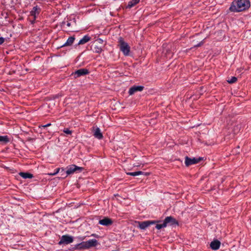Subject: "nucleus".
Segmentation results:
<instances>
[{
    "mask_svg": "<svg viewBox=\"0 0 251 251\" xmlns=\"http://www.w3.org/2000/svg\"><path fill=\"white\" fill-rule=\"evenodd\" d=\"M87 249L92 247H96L98 245V241L96 239H90L85 242Z\"/></svg>",
    "mask_w": 251,
    "mask_h": 251,
    "instance_id": "nucleus-13",
    "label": "nucleus"
},
{
    "mask_svg": "<svg viewBox=\"0 0 251 251\" xmlns=\"http://www.w3.org/2000/svg\"><path fill=\"white\" fill-rule=\"evenodd\" d=\"M63 132L67 134H71L72 133V131L69 130L68 128H64Z\"/></svg>",
    "mask_w": 251,
    "mask_h": 251,
    "instance_id": "nucleus-29",
    "label": "nucleus"
},
{
    "mask_svg": "<svg viewBox=\"0 0 251 251\" xmlns=\"http://www.w3.org/2000/svg\"><path fill=\"white\" fill-rule=\"evenodd\" d=\"M51 126V124L50 123H49L47 125H41V126H39V128H41V127H48V126Z\"/></svg>",
    "mask_w": 251,
    "mask_h": 251,
    "instance_id": "nucleus-30",
    "label": "nucleus"
},
{
    "mask_svg": "<svg viewBox=\"0 0 251 251\" xmlns=\"http://www.w3.org/2000/svg\"><path fill=\"white\" fill-rule=\"evenodd\" d=\"M250 6L249 0H238L232 2L229 9L231 11L240 12L248 9Z\"/></svg>",
    "mask_w": 251,
    "mask_h": 251,
    "instance_id": "nucleus-1",
    "label": "nucleus"
},
{
    "mask_svg": "<svg viewBox=\"0 0 251 251\" xmlns=\"http://www.w3.org/2000/svg\"><path fill=\"white\" fill-rule=\"evenodd\" d=\"M75 171H78L79 172H81L83 170H84V169L83 167H78V166H77L75 165Z\"/></svg>",
    "mask_w": 251,
    "mask_h": 251,
    "instance_id": "nucleus-28",
    "label": "nucleus"
},
{
    "mask_svg": "<svg viewBox=\"0 0 251 251\" xmlns=\"http://www.w3.org/2000/svg\"><path fill=\"white\" fill-rule=\"evenodd\" d=\"M91 40V37L88 35L84 36L82 39H81L78 43V45L84 44L88 42Z\"/></svg>",
    "mask_w": 251,
    "mask_h": 251,
    "instance_id": "nucleus-19",
    "label": "nucleus"
},
{
    "mask_svg": "<svg viewBox=\"0 0 251 251\" xmlns=\"http://www.w3.org/2000/svg\"><path fill=\"white\" fill-rule=\"evenodd\" d=\"M38 10H39V8L36 6H34L30 12V16L33 17V21L36 19V15L39 13Z\"/></svg>",
    "mask_w": 251,
    "mask_h": 251,
    "instance_id": "nucleus-16",
    "label": "nucleus"
},
{
    "mask_svg": "<svg viewBox=\"0 0 251 251\" xmlns=\"http://www.w3.org/2000/svg\"><path fill=\"white\" fill-rule=\"evenodd\" d=\"M103 40L101 39L96 40L91 46V50L96 53H100L102 50Z\"/></svg>",
    "mask_w": 251,
    "mask_h": 251,
    "instance_id": "nucleus-2",
    "label": "nucleus"
},
{
    "mask_svg": "<svg viewBox=\"0 0 251 251\" xmlns=\"http://www.w3.org/2000/svg\"><path fill=\"white\" fill-rule=\"evenodd\" d=\"M209 186L207 185H206L205 186V189H204V190L205 191H210L211 190H213V189H215L214 188H212L211 189H209Z\"/></svg>",
    "mask_w": 251,
    "mask_h": 251,
    "instance_id": "nucleus-31",
    "label": "nucleus"
},
{
    "mask_svg": "<svg viewBox=\"0 0 251 251\" xmlns=\"http://www.w3.org/2000/svg\"><path fill=\"white\" fill-rule=\"evenodd\" d=\"M203 44V42L202 41H201V42H200L199 43L197 44H195L194 47H200L201 45H202Z\"/></svg>",
    "mask_w": 251,
    "mask_h": 251,
    "instance_id": "nucleus-32",
    "label": "nucleus"
},
{
    "mask_svg": "<svg viewBox=\"0 0 251 251\" xmlns=\"http://www.w3.org/2000/svg\"><path fill=\"white\" fill-rule=\"evenodd\" d=\"M120 48L125 55H128L130 51V47L126 43L123 38H119Z\"/></svg>",
    "mask_w": 251,
    "mask_h": 251,
    "instance_id": "nucleus-3",
    "label": "nucleus"
},
{
    "mask_svg": "<svg viewBox=\"0 0 251 251\" xmlns=\"http://www.w3.org/2000/svg\"><path fill=\"white\" fill-rule=\"evenodd\" d=\"M75 172V165H72L68 168L67 170V175H69L72 174Z\"/></svg>",
    "mask_w": 251,
    "mask_h": 251,
    "instance_id": "nucleus-23",
    "label": "nucleus"
},
{
    "mask_svg": "<svg viewBox=\"0 0 251 251\" xmlns=\"http://www.w3.org/2000/svg\"><path fill=\"white\" fill-rule=\"evenodd\" d=\"M89 74V71L87 69H80L77 70L75 73H73L72 75H74L75 78L79 77L81 75H85Z\"/></svg>",
    "mask_w": 251,
    "mask_h": 251,
    "instance_id": "nucleus-8",
    "label": "nucleus"
},
{
    "mask_svg": "<svg viewBox=\"0 0 251 251\" xmlns=\"http://www.w3.org/2000/svg\"><path fill=\"white\" fill-rule=\"evenodd\" d=\"M144 86H133L131 87L128 91L129 95H133L134 93L137 91H142L144 89Z\"/></svg>",
    "mask_w": 251,
    "mask_h": 251,
    "instance_id": "nucleus-10",
    "label": "nucleus"
},
{
    "mask_svg": "<svg viewBox=\"0 0 251 251\" xmlns=\"http://www.w3.org/2000/svg\"><path fill=\"white\" fill-rule=\"evenodd\" d=\"M166 226H167L178 225L177 221L172 216H168L163 221Z\"/></svg>",
    "mask_w": 251,
    "mask_h": 251,
    "instance_id": "nucleus-7",
    "label": "nucleus"
},
{
    "mask_svg": "<svg viewBox=\"0 0 251 251\" xmlns=\"http://www.w3.org/2000/svg\"><path fill=\"white\" fill-rule=\"evenodd\" d=\"M74 239L72 236L68 235H64L61 237L60 240L58 242V244L60 245L62 244L67 245L72 243Z\"/></svg>",
    "mask_w": 251,
    "mask_h": 251,
    "instance_id": "nucleus-5",
    "label": "nucleus"
},
{
    "mask_svg": "<svg viewBox=\"0 0 251 251\" xmlns=\"http://www.w3.org/2000/svg\"><path fill=\"white\" fill-rule=\"evenodd\" d=\"M237 80V77H236L235 76H232L230 80H227V82L231 84V83H233L236 82Z\"/></svg>",
    "mask_w": 251,
    "mask_h": 251,
    "instance_id": "nucleus-26",
    "label": "nucleus"
},
{
    "mask_svg": "<svg viewBox=\"0 0 251 251\" xmlns=\"http://www.w3.org/2000/svg\"><path fill=\"white\" fill-rule=\"evenodd\" d=\"M99 224L105 226H109L113 224V221L110 218L105 217L103 219L100 220Z\"/></svg>",
    "mask_w": 251,
    "mask_h": 251,
    "instance_id": "nucleus-11",
    "label": "nucleus"
},
{
    "mask_svg": "<svg viewBox=\"0 0 251 251\" xmlns=\"http://www.w3.org/2000/svg\"><path fill=\"white\" fill-rule=\"evenodd\" d=\"M19 175L24 178H32L33 177V175L29 173L20 172Z\"/></svg>",
    "mask_w": 251,
    "mask_h": 251,
    "instance_id": "nucleus-18",
    "label": "nucleus"
},
{
    "mask_svg": "<svg viewBox=\"0 0 251 251\" xmlns=\"http://www.w3.org/2000/svg\"><path fill=\"white\" fill-rule=\"evenodd\" d=\"M221 245V242L218 240H214L210 243V248L213 250H217L219 249Z\"/></svg>",
    "mask_w": 251,
    "mask_h": 251,
    "instance_id": "nucleus-14",
    "label": "nucleus"
},
{
    "mask_svg": "<svg viewBox=\"0 0 251 251\" xmlns=\"http://www.w3.org/2000/svg\"><path fill=\"white\" fill-rule=\"evenodd\" d=\"M165 54L167 56V58L169 57L170 58L173 56V53L170 50H167Z\"/></svg>",
    "mask_w": 251,
    "mask_h": 251,
    "instance_id": "nucleus-27",
    "label": "nucleus"
},
{
    "mask_svg": "<svg viewBox=\"0 0 251 251\" xmlns=\"http://www.w3.org/2000/svg\"><path fill=\"white\" fill-rule=\"evenodd\" d=\"M94 136L98 139H101L103 138L102 133L99 127H97L94 131Z\"/></svg>",
    "mask_w": 251,
    "mask_h": 251,
    "instance_id": "nucleus-15",
    "label": "nucleus"
},
{
    "mask_svg": "<svg viewBox=\"0 0 251 251\" xmlns=\"http://www.w3.org/2000/svg\"><path fill=\"white\" fill-rule=\"evenodd\" d=\"M5 39L3 37H0V45H1L4 43Z\"/></svg>",
    "mask_w": 251,
    "mask_h": 251,
    "instance_id": "nucleus-33",
    "label": "nucleus"
},
{
    "mask_svg": "<svg viewBox=\"0 0 251 251\" xmlns=\"http://www.w3.org/2000/svg\"><path fill=\"white\" fill-rule=\"evenodd\" d=\"M241 128V125L240 124H237L235 125L232 129L233 133L235 135L237 134Z\"/></svg>",
    "mask_w": 251,
    "mask_h": 251,
    "instance_id": "nucleus-20",
    "label": "nucleus"
},
{
    "mask_svg": "<svg viewBox=\"0 0 251 251\" xmlns=\"http://www.w3.org/2000/svg\"><path fill=\"white\" fill-rule=\"evenodd\" d=\"M165 227H166V226L164 222H163L162 224H157L155 226V227L157 229H160L162 228Z\"/></svg>",
    "mask_w": 251,
    "mask_h": 251,
    "instance_id": "nucleus-25",
    "label": "nucleus"
},
{
    "mask_svg": "<svg viewBox=\"0 0 251 251\" xmlns=\"http://www.w3.org/2000/svg\"><path fill=\"white\" fill-rule=\"evenodd\" d=\"M75 39V38L74 36L70 37L68 39L67 42L65 44L62 45L61 46H60V48L65 47V46H71L72 45V44L73 43V42H74Z\"/></svg>",
    "mask_w": 251,
    "mask_h": 251,
    "instance_id": "nucleus-17",
    "label": "nucleus"
},
{
    "mask_svg": "<svg viewBox=\"0 0 251 251\" xmlns=\"http://www.w3.org/2000/svg\"><path fill=\"white\" fill-rule=\"evenodd\" d=\"M70 23H68V24H67V25H68V26H70Z\"/></svg>",
    "mask_w": 251,
    "mask_h": 251,
    "instance_id": "nucleus-34",
    "label": "nucleus"
},
{
    "mask_svg": "<svg viewBox=\"0 0 251 251\" xmlns=\"http://www.w3.org/2000/svg\"><path fill=\"white\" fill-rule=\"evenodd\" d=\"M202 160V157H199L198 158H191L188 156H186L185 157V164L186 167H189V166L196 164L200 162L201 160Z\"/></svg>",
    "mask_w": 251,
    "mask_h": 251,
    "instance_id": "nucleus-4",
    "label": "nucleus"
},
{
    "mask_svg": "<svg viewBox=\"0 0 251 251\" xmlns=\"http://www.w3.org/2000/svg\"><path fill=\"white\" fill-rule=\"evenodd\" d=\"M139 1L140 0H132L128 2V5L126 6V8H130L138 3Z\"/></svg>",
    "mask_w": 251,
    "mask_h": 251,
    "instance_id": "nucleus-21",
    "label": "nucleus"
},
{
    "mask_svg": "<svg viewBox=\"0 0 251 251\" xmlns=\"http://www.w3.org/2000/svg\"><path fill=\"white\" fill-rule=\"evenodd\" d=\"M87 249L85 242L83 241L81 242L80 243L77 244L75 245L72 248V250H86Z\"/></svg>",
    "mask_w": 251,
    "mask_h": 251,
    "instance_id": "nucleus-12",
    "label": "nucleus"
},
{
    "mask_svg": "<svg viewBox=\"0 0 251 251\" xmlns=\"http://www.w3.org/2000/svg\"><path fill=\"white\" fill-rule=\"evenodd\" d=\"M158 221H145L144 222H138V227L141 229H145L149 227L150 225L154 224L157 223Z\"/></svg>",
    "mask_w": 251,
    "mask_h": 251,
    "instance_id": "nucleus-6",
    "label": "nucleus"
},
{
    "mask_svg": "<svg viewBox=\"0 0 251 251\" xmlns=\"http://www.w3.org/2000/svg\"><path fill=\"white\" fill-rule=\"evenodd\" d=\"M144 174V172H142V171H137V172H129V173H127L126 174L127 175H129V176H138L139 175H142Z\"/></svg>",
    "mask_w": 251,
    "mask_h": 251,
    "instance_id": "nucleus-24",
    "label": "nucleus"
},
{
    "mask_svg": "<svg viewBox=\"0 0 251 251\" xmlns=\"http://www.w3.org/2000/svg\"><path fill=\"white\" fill-rule=\"evenodd\" d=\"M57 173H59L60 175V176L59 177L60 178H65L68 176V175H67V171H65V169L63 168H57L55 172L52 174H49V175L51 176H54Z\"/></svg>",
    "mask_w": 251,
    "mask_h": 251,
    "instance_id": "nucleus-9",
    "label": "nucleus"
},
{
    "mask_svg": "<svg viewBox=\"0 0 251 251\" xmlns=\"http://www.w3.org/2000/svg\"><path fill=\"white\" fill-rule=\"evenodd\" d=\"M9 139L7 136H0V142L4 144H6L9 142Z\"/></svg>",
    "mask_w": 251,
    "mask_h": 251,
    "instance_id": "nucleus-22",
    "label": "nucleus"
}]
</instances>
